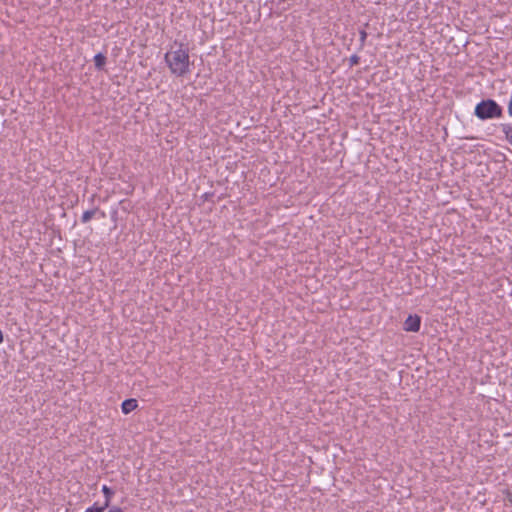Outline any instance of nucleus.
<instances>
[{"instance_id":"1","label":"nucleus","mask_w":512,"mask_h":512,"mask_svg":"<svg viewBox=\"0 0 512 512\" xmlns=\"http://www.w3.org/2000/svg\"><path fill=\"white\" fill-rule=\"evenodd\" d=\"M170 72L178 77L184 76L190 71V57L188 50L182 43L178 44L177 49L171 48L164 56Z\"/></svg>"},{"instance_id":"2","label":"nucleus","mask_w":512,"mask_h":512,"mask_svg":"<svg viewBox=\"0 0 512 512\" xmlns=\"http://www.w3.org/2000/svg\"><path fill=\"white\" fill-rule=\"evenodd\" d=\"M474 114L480 120L495 119L502 117L503 109L495 100L486 99L475 106Z\"/></svg>"},{"instance_id":"3","label":"nucleus","mask_w":512,"mask_h":512,"mask_svg":"<svg viewBox=\"0 0 512 512\" xmlns=\"http://www.w3.org/2000/svg\"><path fill=\"white\" fill-rule=\"evenodd\" d=\"M421 325V318L417 315H409L404 322V330L408 332H418Z\"/></svg>"},{"instance_id":"4","label":"nucleus","mask_w":512,"mask_h":512,"mask_svg":"<svg viewBox=\"0 0 512 512\" xmlns=\"http://www.w3.org/2000/svg\"><path fill=\"white\" fill-rule=\"evenodd\" d=\"M138 407L136 399H126L122 402L121 409L124 414H129Z\"/></svg>"},{"instance_id":"5","label":"nucleus","mask_w":512,"mask_h":512,"mask_svg":"<svg viewBox=\"0 0 512 512\" xmlns=\"http://www.w3.org/2000/svg\"><path fill=\"white\" fill-rule=\"evenodd\" d=\"M102 493L105 496V502H104V504L102 506L106 509V508H108L110 506L111 498L114 495V491L111 488H109L108 486L103 485L102 486Z\"/></svg>"},{"instance_id":"6","label":"nucleus","mask_w":512,"mask_h":512,"mask_svg":"<svg viewBox=\"0 0 512 512\" xmlns=\"http://www.w3.org/2000/svg\"><path fill=\"white\" fill-rule=\"evenodd\" d=\"M95 67L101 70L106 64V57L102 53H98L94 56Z\"/></svg>"},{"instance_id":"7","label":"nucleus","mask_w":512,"mask_h":512,"mask_svg":"<svg viewBox=\"0 0 512 512\" xmlns=\"http://www.w3.org/2000/svg\"><path fill=\"white\" fill-rule=\"evenodd\" d=\"M501 130L505 134L508 142L512 145V124H502Z\"/></svg>"},{"instance_id":"8","label":"nucleus","mask_w":512,"mask_h":512,"mask_svg":"<svg viewBox=\"0 0 512 512\" xmlns=\"http://www.w3.org/2000/svg\"><path fill=\"white\" fill-rule=\"evenodd\" d=\"M97 209L87 210L82 214L81 221L82 223L89 222L92 217L95 215Z\"/></svg>"},{"instance_id":"9","label":"nucleus","mask_w":512,"mask_h":512,"mask_svg":"<svg viewBox=\"0 0 512 512\" xmlns=\"http://www.w3.org/2000/svg\"><path fill=\"white\" fill-rule=\"evenodd\" d=\"M105 508L103 506H99L97 503L87 508L85 512H103Z\"/></svg>"},{"instance_id":"10","label":"nucleus","mask_w":512,"mask_h":512,"mask_svg":"<svg viewBox=\"0 0 512 512\" xmlns=\"http://www.w3.org/2000/svg\"><path fill=\"white\" fill-rule=\"evenodd\" d=\"M359 35H360V39H359L360 40V48H363L368 34L365 30H360Z\"/></svg>"},{"instance_id":"11","label":"nucleus","mask_w":512,"mask_h":512,"mask_svg":"<svg viewBox=\"0 0 512 512\" xmlns=\"http://www.w3.org/2000/svg\"><path fill=\"white\" fill-rule=\"evenodd\" d=\"M349 61L351 66L357 65L360 61V57L354 54L350 57Z\"/></svg>"},{"instance_id":"12","label":"nucleus","mask_w":512,"mask_h":512,"mask_svg":"<svg viewBox=\"0 0 512 512\" xmlns=\"http://www.w3.org/2000/svg\"><path fill=\"white\" fill-rule=\"evenodd\" d=\"M3 342V333L2 331L0 330V344Z\"/></svg>"}]
</instances>
